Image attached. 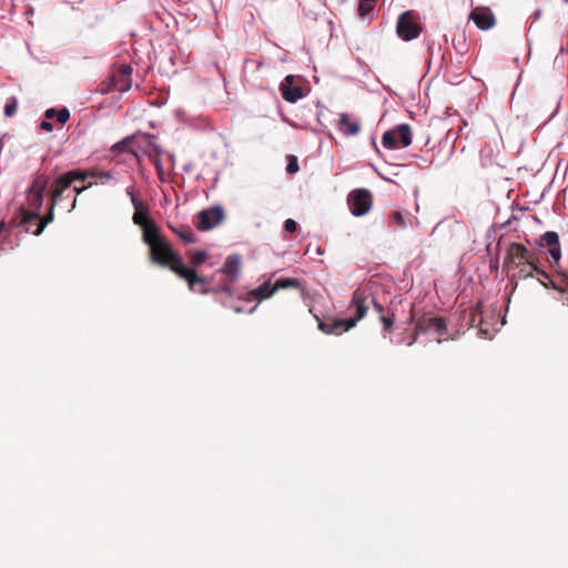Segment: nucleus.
<instances>
[{"label":"nucleus","instance_id":"nucleus-1","mask_svg":"<svg viewBox=\"0 0 568 568\" xmlns=\"http://www.w3.org/2000/svg\"><path fill=\"white\" fill-rule=\"evenodd\" d=\"M133 207L132 221L142 229V240L150 247L151 261L162 266H169L180 277L185 278L191 291L206 294L209 291L205 287L196 288L197 284H204V278L199 276L192 268L186 267L182 258L162 239L156 223L149 216L148 206L141 203Z\"/></svg>","mask_w":568,"mask_h":568},{"label":"nucleus","instance_id":"nucleus-2","mask_svg":"<svg viewBox=\"0 0 568 568\" xmlns=\"http://www.w3.org/2000/svg\"><path fill=\"white\" fill-rule=\"evenodd\" d=\"M504 266L511 278L536 277L545 287L556 288L548 273L539 266L537 254L521 243L514 242L507 246Z\"/></svg>","mask_w":568,"mask_h":568},{"label":"nucleus","instance_id":"nucleus-3","mask_svg":"<svg viewBox=\"0 0 568 568\" xmlns=\"http://www.w3.org/2000/svg\"><path fill=\"white\" fill-rule=\"evenodd\" d=\"M366 300L367 297L363 292H355L352 300V306L355 307L356 316L344 320H333L332 322H320L318 328L325 334L339 335L343 332H347L366 315Z\"/></svg>","mask_w":568,"mask_h":568},{"label":"nucleus","instance_id":"nucleus-4","mask_svg":"<svg viewBox=\"0 0 568 568\" xmlns=\"http://www.w3.org/2000/svg\"><path fill=\"white\" fill-rule=\"evenodd\" d=\"M71 184H72L71 179L68 176L67 173L61 174L60 176H58L54 180V182L52 184L51 203H50L49 213L45 216V220L40 223L39 227L36 229L34 231H31L32 234L40 235L43 232L45 225L53 221L54 206H55V204H58L59 202L62 201L64 192L71 186Z\"/></svg>","mask_w":568,"mask_h":568},{"label":"nucleus","instance_id":"nucleus-5","mask_svg":"<svg viewBox=\"0 0 568 568\" xmlns=\"http://www.w3.org/2000/svg\"><path fill=\"white\" fill-rule=\"evenodd\" d=\"M423 27L412 10L399 14L396 23V33L403 41H412L419 37Z\"/></svg>","mask_w":568,"mask_h":568},{"label":"nucleus","instance_id":"nucleus-6","mask_svg":"<svg viewBox=\"0 0 568 568\" xmlns=\"http://www.w3.org/2000/svg\"><path fill=\"white\" fill-rule=\"evenodd\" d=\"M412 139L410 126L404 123L394 130L386 131L382 136V144L386 149L395 150L399 148V143L403 148L410 145Z\"/></svg>","mask_w":568,"mask_h":568},{"label":"nucleus","instance_id":"nucleus-7","mask_svg":"<svg viewBox=\"0 0 568 568\" xmlns=\"http://www.w3.org/2000/svg\"><path fill=\"white\" fill-rule=\"evenodd\" d=\"M347 203L354 216H363L372 207V194L366 189H356L348 194Z\"/></svg>","mask_w":568,"mask_h":568},{"label":"nucleus","instance_id":"nucleus-8","mask_svg":"<svg viewBox=\"0 0 568 568\" xmlns=\"http://www.w3.org/2000/svg\"><path fill=\"white\" fill-rule=\"evenodd\" d=\"M241 262L242 258L240 254H231L225 258L224 264L220 271L225 275L229 283L220 285L215 292H224L231 294V285L236 282L240 275Z\"/></svg>","mask_w":568,"mask_h":568},{"label":"nucleus","instance_id":"nucleus-9","mask_svg":"<svg viewBox=\"0 0 568 568\" xmlns=\"http://www.w3.org/2000/svg\"><path fill=\"white\" fill-rule=\"evenodd\" d=\"M27 197L28 204L33 210V212L26 214V216L22 217L21 224H29L31 221H34L38 225H40V223L45 220V217L41 220L39 216V210L41 209L43 202V186H38L36 182L32 183L28 190ZM38 227L39 226H37V229Z\"/></svg>","mask_w":568,"mask_h":568},{"label":"nucleus","instance_id":"nucleus-10","mask_svg":"<svg viewBox=\"0 0 568 568\" xmlns=\"http://www.w3.org/2000/svg\"><path fill=\"white\" fill-rule=\"evenodd\" d=\"M197 219V229L201 231H210L224 221L225 212L221 205H214L200 211Z\"/></svg>","mask_w":568,"mask_h":568},{"label":"nucleus","instance_id":"nucleus-11","mask_svg":"<svg viewBox=\"0 0 568 568\" xmlns=\"http://www.w3.org/2000/svg\"><path fill=\"white\" fill-rule=\"evenodd\" d=\"M447 331L446 324L440 317H429L423 321H419L416 325V335L408 345H412L418 335L427 334V335H438L443 336Z\"/></svg>","mask_w":568,"mask_h":568},{"label":"nucleus","instance_id":"nucleus-12","mask_svg":"<svg viewBox=\"0 0 568 568\" xmlns=\"http://www.w3.org/2000/svg\"><path fill=\"white\" fill-rule=\"evenodd\" d=\"M470 19L480 30H489L496 23L495 16L488 8H475L470 12Z\"/></svg>","mask_w":568,"mask_h":568},{"label":"nucleus","instance_id":"nucleus-13","mask_svg":"<svg viewBox=\"0 0 568 568\" xmlns=\"http://www.w3.org/2000/svg\"><path fill=\"white\" fill-rule=\"evenodd\" d=\"M293 75H286L284 81L281 83L282 97L290 103H296L303 97L302 89L293 85Z\"/></svg>","mask_w":568,"mask_h":568},{"label":"nucleus","instance_id":"nucleus-14","mask_svg":"<svg viewBox=\"0 0 568 568\" xmlns=\"http://www.w3.org/2000/svg\"><path fill=\"white\" fill-rule=\"evenodd\" d=\"M339 130L344 135L353 136L359 133L361 123L358 120H352L348 114L343 113L339 115Z\"/></svg>","mask_w":568,"mask_h":568},{"label":"nucleus","instance_id":"nucleus-15","mask_svg":"<svg viewBox=\"0 0 568 568\" xmlns=\"http://www.w3.org/2000/svg\"><path fill=\"white\" fill-rule=\"evenodd\" d=\"M275 293L274 286H271L270 282H265L258 287L252 290L250 295L254 298L262 301L271 297Z\"/></svg>","mask_w":568,"mask_h":568},{"label":"nucleus","instance_id":"nucleus-16","mask_svg":"<svg viewBox=\"0 0 568 568\" xmlns=\"http://www.w3.org/2000/svg\"><path fill=\"white\" fill-rule=\"evenodd\" d=\"M44 116L48 120L55 118L60 124H64L70 119V112L67 108H62L59 110L51 108V109L45 110Z\"/></svg>","mask_w":568,"mask_h":568},{"label":"nucleus","instance_id":"nucleus-17","mask_svg":"<svg viewBox=\"0 0 568 568\" xmlns=\"http://www.w3.org/2000/svg\"><path fill=\"white\" fill-rule=\"evenodd\" d=\"M377 0H361L358 4V14L363 20H372L374 6Z\"/></svg>","mask_w":568,"mask_h":568},{"label":"nucleus","instance_id":"nucleus-18","mask_svg":"<svg viewBox=\"0 0 568 568\" xmlns=\"http://www.w3.org/2000/svg\"><path fill=\"white\" fill-rule=\"evenodd\" d=\"M275 292L278 290H285V288H300L301 283L297 278L292 277H285V278H278L273 284Z\"/></svg>","mask_w":568,"mask_h":568},{"label":"nucleus","instance_id":"nucleus-19","mask_svg":"<svg viewBox=\"0 0 568 568\" xmlns=\"http://www.w3.org/2000/svg\"><path fill=\"white\" fill-rule=\"evenodd\" d=\"M389 220L397 229L400 230L406 229L410 223V220L400 211L392 212L389 214Z\"/></svg>","mask_w":568,"mask_h":568},{"label":"nucleus","instance_id":"nucleus-20","mask_svg":"<svg viewBox=\"0 0 568 568\" xmlns=\"http://www.w3.org/2000/svg\"><path fill=\"white\" fill-rule=\"evenodd\" d=\"M171 230L184 242V243H194L196 241L194 232L187 227L183 226L180 229H175L171 226Z\"/></svg>","mask_w":568,"mask_h":568},{"label":"nucleus","instance_id":"nucleus-21","mask_svg":"<svg viewBox=\"0 0 568 568\" xmlns=\"http://www.w3.org/2000/svg\"><path fill=\"white\" fill-rule=\"evenodd\" d=\"M67 174L73 183L74 181H85L88 178L95 176V171L71 170Z\"/></svg>","mask_w":568,"mask_h":568},{"label":"nucleus","instance_id":"nucleus-22","mask_svg":"<svg viewBox=\"0 0 568 568\" xmlns=\"http://www.w3.org/2000/svg\"><path fill=\"white\" fill-rule=\"evenodd\" d=\"M541 243L548 247L559 245V236L554 231H548L541 236Z\"/></svg>","mask_w":568,"mask_h":568},{"label":"nucleus","instance_id":"nucleus-23","mask_svg":"<svg viewBox=\"0 0 568 568\" xmlns=\"http://www.w3.org/2000/svg\"><path fill=\"white\" fill-rule=\"evenodd\" d=\"M18 109V99L16 97H11L7 100L4 105V115L7 118H11L16 114Z\"/></svg>","mask_w":568,"mask_h":568},{"label":"nucleus","instance_id":"nucleus-24","mask_svg":"<svg viewBox=\"0 0 568 568\" xmlns=\"http://www.w3.org/2000/svg\"><path fill=\"white\" fill-rule=\"evenodd\" d=\"M206 257H207L206 251L199 250V251L193 253V255L191 257V263L194 266H199V265L203 264L206 261Z\"/></svg>","mask_w":568,"mask_h":568},{"label":"nucleus","instance_id":"nucleus-25","mask_svg":"<svg viewBox=\"0 0 568 568\" xmlns=\"http://www.w3.org/2000/svg\"><path fill=\"white\" fill-rule=\"evenodd\" d=\"M125 194L129 196L133 206H136L142 203L135 195L133 185H130L125 189Z\"/></svg>","mask_w":568,"mask_h":568},{"label":"nucleus","instance_id":"nucleus-26","mask_svg":"<svg viewBox=\"0 0 568 568\" xmlns=\"http://www.w3.org/2000/svg\"><path fill=\"white\" fill-rule=\"evenodd\" d=\"M548 254L554 262H558L561 257L560 245L549 247Z\"/></svg>","mask_w":568,"mask_h":568},{"label":"nucleus","instance_id":"nucleus-27","mask_svg":"<svg viewBox=\"0 0 568 568\" xmlns=\"http://www.w3.org/2000/svg\"><path fill=\"white\" fill-rule=\"evenodd\" d=\"M300 166L297 163V160L295 158H292L290 162L286 165V172L290 174L296 173L298 171Z\"/></svg>","mask_w":568,"mask_h":568},{"label":"nucleus","instance_id":"nucleus-28","mask_svg":"<svg viewBox=\"0 0 568 568\" xmlns=\"http://www.w3.org/2000/svg\"><path fill=\"white\" fill-rule=\"evenodd\" d=\"M92 184L90 183L88 186H83V187H78V186H74L73 187V192L75 193V195H79L81 194L85 189L90 187ZM75 205H77V196H74L73 201H72V204L70 206V209L68 210V212H71L72 210L75 209Z\"/></svg>","mask_w":568,"mask_h":568},{"label":"nucleus","instance_id":"nucleus-29","mask_svg":"<svg viewBox=\"0 0 568 568\" xmlns=\"http://www.w3.org/2000/svg\"><path fill=\"white\" fill-rule=\"evenodd\" d=\"M284 229L286 232H290V233H293L296 231L297 229V223L296 221H294L293 219H287L285 222H284Z\"/></svg>","mask_w":568,"mask_h":568},{"label":"nucleus","instance_id":"nucleus-30","mask_svg":"<svg viewBox=\"0 0 568 568\" xmlns=\"http://www.w3.org/2000/svg\"><path fill=\"white\" fill-rule=\"evenodd\" d=\"M94 178L109 180V179H112L113 175L110 171H95Z\"/></svg>","mask_w":568,"mask_h":568},{"label":"nucleus","instance_id":"nucleus-31","mask_svg":"<svg viewBox=\"0 0 568 568\" xmlns=\"http://www.w3.org/2000/svg\"><path fill=\"white\" fill-rule=\"evenodd\" d=\"M382 322H383L384 328L386 331H389L392 328V326H393V318L392 317L383 316L382 317Z\"/></svg>","mask_w":568,"mask_h":568},{"label":"nucleus","instance_id":"nucleus-32","mask_svg":"<svg viewBox=\"0 0 568 568\" xmlns=\"http://www.w3.org/2000/svg\"><path fill=\"white\" fill-rule=\"evenodd\" d=\"M40 128L45 132H51L53 130V125L50 121H42L40 124Z\"/></svg>","mask_w":568,"mask_h":568},{"label":"nucleus","instance_id":"nucleus-33","mask_svg":"<svg viewBox=\"0 0 568 568\" xmlns=\"http://www.w3.org/2000/svg\"><path fill=\"white\" fill-rule=\"evenodd\" d=\"M131 139H132V138H125L124 140H122V141L118 142V143L114 145V148H115L116 150H121V151H122V150H124V149H125V146H126V144L131 141Z\"/></svg>","mask_w":568,"mask_h":568},{"label":"nucleus","instance_id":"nucleus-34","mask_svg":"<svg viewBox=\"0 0 568 568\" xmlns=\"http://www.w3.org/2000/svg\"><path fill=\"white\" fill-rule=\"evenodd\" d=\"M132 72V68L129 65H122L121 67V73L125 77L130 75Z\"/></svg>","mask_w":568,"mask_h":568},{"label":"nucleus","instance_id":"nucleus-35","mask_svg":"<svg viewBox=\"0 0 568 568\" xmlns=\"http://www.w3.org/2000/svg\"><path fill=\"white\" fill-rule=\"evenodd\" d=\"M480 333H481L483 335H485V337H487V338H491V336L488 334V331H486V329H484V328H480Z\"/></svg>","mask_w":568,"mask_h":568},{"label":"nucleus","instance_id":"nucleus-36","mask_svg":"<svg viewBox=\"0 0 568 568\" xmlns=\"http://www.w3.org/2000/svg\"><path fill=\"white\" fill-rule=\"evenodd\" d=\"M130 88H131V84L129 83V84H126L125 87L120 88L119 90H120L121 92H126Z\"/></svg>","mask_w":568,"mask_h":568},{"label":"nucleus","instance_id":"nucleus-37","mask_svg":"<svg viewBox=\"0 0 568 568\" xmlns=\"http://www.w3.org/2000/svg\"><path fill=\"white\" fill-rule=\"evenodd\" d=\"M257 305L250 308V313H253L256 310Z\"/></svg>","mask_w":568,"mask_h":568},{"label":"nucleus","instance_id":"nucleus-38","mask_svg":"<svg viewBox=\"0 0 568 568\" xmlns=\"http://www.w3.org/2000/svg\"><path fill=\"white\" fill-rule=\"evenodd\" d=\"M539 14H540V11H539V10H537V11L535 12V16H536V18H535V19H538Z\"/></svg>","mask_w":568,"mask_h":568},{"label":"nucleus","instance_id":"nucleus-39","mask_svg":"<svg viewBox=\"0 0 568 568\" xmlns=\"http://www.w3.org/2000/svg\"><path fill=\"white\" fill-rule=\"evenodd\" d=\"M235 312H236V313H240V312H242V308H241V307H236V308H235Z\"/></svg>","mask_w":568,"mask_h":568},{"label":"nucleus","instance_id":"nucleus-40","mask_svg":"<svg viewBox=\"0 0 568 568\" xmlns=\"http://www.w3.org/2000/svg\"><path fill=\"white\" fill-rule=\"evenodd\" d=\"M565 3H568V0H565Z\"/></svg>","mask_w":568,"mask_h":568}]
</instances>
